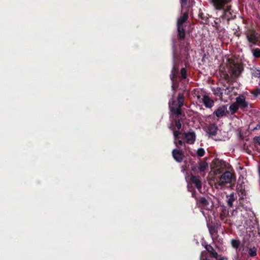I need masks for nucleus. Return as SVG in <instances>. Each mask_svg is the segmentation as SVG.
<instances>
[{
  "mask_svg": "<svg viewBox=\"0 0 260 260\" xmlns=\"http://www.w3.org/2000/svg\"><path fill=\"white\" fill-rule=\"evenodd\" d=\"M184 96L182 93H180L177 98V103L175 101H173L172 104H169L170 109L171 112L176 115H180L181 107L183 105Z\"/></svg>",
  "mask_w": 260,
  "mask_h": 260,
  "instance_id": "1",
  "label": "nucleus"
},
{
  "mask_svg": "<svg viewBox=\"0 0 260 260\" xmlns=\"http://www.w3.org/2000/svg\"><path fill=\"white\" fill-rule=\"evenodd\" d=\"M232 180V174L229 171L224 172L219 178L217 182L216 185L219 186H222L225 184L230 183Z\"/></svg>",
  "mask_w": 260,
  "mask_h": 260,
  "instance_id": "2",
  "label": "nucleus"
},
{
  "mask_svg": "<svg viewBox=\"0 0 260 260\" xmlns=\"http://www.w3.org/2000/svg\"><path fill=\"white\" fill-rule=\"evenodd\" d=\"M246 38L248 41L249 45L252 47L255 45L258 40L257 35L254 30H249L246 32Z\"/></svg>",
  "mask_w": 260,
  "mask_h": 260,
  "instance_id": "3",
  "label": "nucleus"
},
{
  "mask_svg": "<svg viewBox=\"0 0 260 260\" xmlns=\"http://www.w3.org/2000/svg\"><path fill=\"white\" fill-rule=\"evenodd\" d=\"M229 71L227 75L233 78L238 77L243 70L242 66H226Z\"/></svg>",
  "mask_w": 260,
  "mask_h": 260,
  "instance_id": "4",
  "label": "nucleus"
},
{
  "mask_svg": "<svg viewBox=\"0 0 260 260\" xmlns=\"http://www.w3.org/2000/svg\"><path fill=\"white\" fill-rule=\"evenodd\" d=\"M197 203L199 207L202 209L209 210L212 207V205L204 198L199 199L197 201Z\"/></svg>",
  "mask_w": 260,
  "mask_h": 260,
  "instance_id": "5",
  "label": "nucleus"
},
{
  "mask_svg": "<svg viewBox=\"0 0 260 260\" xmlns=\"http://www.w3.org/2000/svg\"><path fill=\"white\" fill-rule=\"evenodd\" d=\"M236 102L239 108L244 109L248 106V103L246 102L245 98L243 95H240L236 98Z\"/></svg>",
  "mask_w": 260,
  "mask_h": 260,
  "instance_id": "6",
  "label": "nucleus"
},
{
  "mask_svg": "<svg viewBox=\"0 0 260 260\" xmlns=\"http://www.w3.org/2000/svg\"><path fill=\"white\" fill-rule=\"evenodd\" d=\"M185 138L186 141L188 144H193L196 140V135L193 132H190L185 133Z\"/></svg>",
  "mask_w": 260,
  "mask_h": 260,
  "instance_id": "7",
  "label": "nucleus"
},
{
  "mask_svg": "<svg viewBox=\"0 0 260 260\" xmlns=\"http://www.w3.org/2000/svg\"><path fill=\"white\" fill-rule=\"evenodd\" d=\"M172 155L174 158L177 162H181L183 160V154L182 152L178 149H174L172 151Z\"/></svg>",
  "mask_w": 260,
  "mask_h": 260,
  "instance_id": "8",
  "label": "nucleus"
},
{
  "mask_svg": "<svg viewBox=\"0 0 260 260\" xmlns=\"http://www.w3.org/2000/svg\"><path fill=\"white\" fill-rule=\"evenodd\" d=\"M227 112L226 107L225 106H222L217 109L215 112V114L217 117H220L226 115Z\"/></svg>",
  "mask_w": 260,
  "mask_h": 260,
  "instance_id": "9",
  "label": "nucleus"
},
{
  "mask_svg": "<svg viewBox=\"0 0 260 260\" xmlns=\"http://www.w3.org/2000/svg\"><path fill=\"white\" fill-rule=\"evenodd\" d=\"M179 133L178 131L173 130L174 143L177 147H179L180 146H182L184 143L182 140H179Z\"/></svg>",
  "mask_w": 260,
  "mask_h": 260,
  "instance_id": "10",
  "label": "nucleus"
},
{
  "mask_svg": "<svg viewBox=\"0 0 260 260\" xmlns=\"http://www.w3.org/2000/svg\"><path fill=\"white\" fill-rule=\"evenodd\" d=\"M214 6L216 9L221 10L226 4V0H213Z\"/></svg>",
  "mask_w": 260,
  "mask_h": 260,
  "instance_id": "11",
  "label": "nucleus"
},
{
  "mask_svg": "<svg viewBox=\"0 0 260 260\" xmlns=\"http://www.w3.org/2000/svg\"><path fill=\"white\" fill-rule=\"evenodd\" d=\"M191 181L196 185L197 189L200 191L202 187V184L199 177L192 176L191 177Z\"/></svg>",
  "mask_w": 260,
  "mask_h": 260,
  "instance_id": "12",
  "label": "nucleus"
},
{
  "mask_svg": "<svg viewBox=\"0 0 260 260\" xmlns=\"http://www.w3.org/2000/svg\"><path fill=\"white\" fill-rule=\"evenodd\" d=\"M207 132L210 136H214L217 133V127L214 124H210L208 128Z\"/></svg>",
  "mask_w": 260,
  "mask_h": 260,
  "instance_id": "13",
  "label": "nucleus"
},
{
  "mask_svg": "<svg viewBox=\"0 0 260 260\" xmlns=\"http://www.w3.org/2000/svg\"><path fill=\"white\" fill-rule=\"evenodd\" d=\"M203 103L207 108H211L213 106V101L207 96H204L202 99Z\"/></svg>",
  "mask_w": 260,
  "mask_h": 260,
  "instance_id": "14",
  "label": "nucleus"
},
{
  "mask_svg": "<svg viewBox=\"0 0 260 260\" xmlns=\"http://www.w3.org/2000/svg\"><path fill=\"white\" fill-rule=\"evenodd\" d=\"M178 69H176L175 66H173L172 71H171V74L170 75L171 79L172 81V88L173 90H175V85H174V79L176 77V74L178 73Z\"/></svg>",
  "mask_w": 260,
  "mask_h": 260,
  "instance_id": "15",
  "label": "nucleus"
},
{
  "mask_svg": "<svg viewBox=\"0 0 260 260\" xmlns=\"http://www.w3.org/2000/svg\"><path fill=\"white\" fill-rule=\"evenodd\" d=\"M198 169L200 172H205L208 169V164L205 161H200L199 164Z\"/></svg>",
  "mask_w": 260,
  "mask_h": 260,
  "instance_id": "16",
  "label": "nucleus"
},
{
  "mask_svg": "<svg viewBox=\"0 0 260 260\" xmlns=\"http://www.w3.org/2000/svg\"><path fill=\"white\" fill-rule=\"evenodd\" d=\"M188 18V14L187 13H184L182 17L178 19L177 21V26H182V24L185 22Z\"/></svg>",
  "mask_w": 260,
  "mask_h": 260,
  "instance_id": "17",
  "label": "nucleus"
},
{
  "mask_svg": "<svg viewBox=\"0 0 260 260\" xmlns=\"http://www.w3.org/2000/svg\"><path fill=\"white\" fill-rule=\"evenodd\" d=\"M206 250L210 252L213 257H215L216 259H217L218 254L214 248L210 245H207L206 246Z\"/></svg>",
  "mask_w": 260,
  "mask_h": 260,
  "instance_id": "18",
  "label": "nucleus"
},
{
  "mask_svg": "<svg viewBox=\"0 0 260 260\" xmlns=\"http://www.w3.org/2000/svg\"><path fill=\"white\" fill-rule=\"evenodd\" d=\"M251 73L252 75L256 77L260 78V69L259 68H257L255 67L251 68Z\"/></svg>",
  "mask_w": 260,
  "mask_h": 260,
  "instance_id": "19",
  "label": "nucleus"
},
{
  "mask_svg": "<svg viewBox=\"0 0 260 260\" xmlns=\"http://www.w3.org/2000/svg\"><path fill=\"white\" fill-rule=\"evenodd\" d=\"M178 37L180 39H184L185 36L184 30L182 26H177Z\"/></svg>",
  "mask_w": 260,
  "mask_h": 260,
  "instance_id": "20",
  "label": "nucleus"
},
{
  "mask_svg": "<svg viewBox=\"0 0 260 260\" xmlns=\"http://www.w3.org/2000/svg\"><path fill=\"white\" fill-rule=\"evenodd\" d=\"M239 108V107L238 106L236 102L231 104L230 106V110L231 111V113H235L237 111Z\"/></svg>",
  "mask_w": 260,
  "mask_h": 260,
  "instance_id": "21",
  "label": "nucleus"
},
{
  "mask_svg": "<svg viewBox=\"0 0 260 260\" xmlns=\"http://www.w3.org/2000/svg\"><path fill=\"white\" fill-rule=\"evenodd\" d=\"M231 244L234 248L237 249L240 246V241L238 240H232L231 241Z\"/></svg>",
  "mask_w": 260,
  "mask_h": 260,
  "instance_id": "22",
  "label": "nucleus"
},
{
  "mask_svg": "<svg viewBox=\"0 0 260 260\" xmlns=\"http://www.w3.org/2000/svg\"><path fill=\"white\" fill-rule=\"evenodd\" d=\"M248 254L250 256H255L256 255V249L255 247L249 248Z\"/></svg>",
  "mask_w": 260,
  "mask_h": 260,
  "instance_id": "23",
  "label": "nucleus"
},
{
  "mask_svg": "<svg viewBox=\"0 0 260 260\" xmlns=\"http://www.w3.org/2000/svg\"><path fill=\"white\" fill-rule=\"evenodd\" d=\"M253 55L255 57H260V49L258 48L252 50Z\"/></svg>",
  "mask_w": 260,
  "mask_h": 260,
  "instance_id": "24",
  "label": "nucleus"
},
{
  "mask_svg": "<svg viewBox=\"0 0 260 260\" xmlns=\"http://www.w3.org/2000/svg\"><path fill=\"white\" fill-rule=\"evenodd\" d=\"M251 93L256 98L260 99V89H257L255 91H252Z\"/></svg>",
  "mask_w": 260,
  "mask_h": 260,
  "instance_id": "25",
  "label": "nucleus"
},
{
  "mask_svg": "<svg viewBox=\"0 0 260 260\" xmlns=\"http://www.w3.org/2000/svg\"><path fill=\"white\" fill-rule=\"evenodd\" d=\"M207 252L205 251L202 252L200 256V259L201 260H208L207 257Z\"/></svg>",
  "mask_w": 260,
  "mask_h": 260,
  "instance_id": "26",
  "label": "nucleus"
},
{
  "mask_svg": "<svg viewBox=\"0 0 260 260\" xmlns=\"http://www.w3.org/2000/svg\"><path fill=\"white\" fill-rule=\"evenodd\" d=\"M197 154L199 156H203L205 154V151L203 148H200L197 150Z\"/></svg>",
  "mask_w": 260,
  "mask_h": 260,
  "instance_id": "27",
  "label": "nucleus"
},
{
  "mask_svg": "<svg viewBox=\"0 0 260 260\" xmlns=\"http://www.w3.org/2000/svg\"><path fill=\"white\" fill-rule=\"evenodd\" d=\"M181 76L183 79H185L186 78V71L185 68H182L181 70Z\"/></svg>",
  "mask_w": 260,
  "mask_h": 260,
  "instance_id": "28",
  "label": "nucleus"
},
{
  "mask_svg": "<svg viewBox=\"0 0 260 260\" xmlns=\"http://www.w3.org/2000/svg\"><path fill=\"white\" fill-rule=\"evenodd\" d=\"M221 168H222V167H221L220 168H216L215 169V170L214 171V173L216 175L221 173L222 172Z\"/></svg>",
  "mask_w": 260,
  "mask_h": 260,
  "instance_id": "29",
  "label": "nucleus"
},
{
  "mask_svg": "<svg viewBox=\"0 0 260 260\" xmlns=\"http://www.w3.org/2000/svg\"><path fill=\"white\" fill-rule=\"evenodd\" d=\"M176 126L178 130H179L181 127V123L180 121H178L176 122Z\"/></svg>",
  "mask_w": 260,
  "mask_h": 260,
  "instance_id": "30",
  "label": "nucleus"
},
{
  "mask_svg": "<svg viewBox=\"0 0 260 260\" xmlns=\"http://www.w3.org/2000/svg\"><path fill=\"white\" fill-rule=\"evenodd\" d=\"M233 200L232 199V198H230L228 199L227 202H228V205L230 206V207H232V205H233Z\"/></svg>",
  "mask_w": 260,
  "mask_h": 260,
  "instance_id": "31",
  "label": "nucleus"
},
{
  "mask_svg": "<svg viewBox=\"0 0 260 260\" xmlns=\"http://www.w3.org/2000/svg\"><path fill=\"white\" fill-rule=\"evenodd\" d=\"M256 140L257 143L260 146V137H258L256 138Z\"/></svg>",
  "mask_w": 260,
  "mask_h": 260,
  "instance_id": "32",
  "label": "nucleus"
},
{
  "mask_svg": "<svg viewBox=\"0 0 260 260\" xmlns=\"http://www.w3.org/2000/svg\"><path fill=\"white\" fill-rule=\"evenodd\" d=\"M217 260H227L226 258H224V257H222V258H220L219 259H217Z\"/></svg>",
  "mask_w": 260,
  "mask_h": 260,
  "instance_id": "33",
  "label": "nucleus"
},
{
  "mask_svg": "<svg viewBox=\"0 0 260 260\" xmlns=\"http://www.w3.org/2000/svg\"><path fill=\"white\" fill-rule=\"evenodd\" d=\"M182 3L186 4V0H181Z\"/></svg>",
  "mask_w": 260,
  "mask_h": 260,
  "instance_id": "34",
  "label": "nucleus"
},
{
  "mask_svg": "<svg viewBox=\"0 0 260 260\" xmlns=\"http://www.w3.org/2000/svg\"><path fill=\"white\" fill-rule=\"evenodd\" d=\"M218 162L222 166V164L224 163V162L222 161H218Z\"/></svg>",
  "mask_w": 260,
  "mask_h": 260,
  "instance_id": "35",
  "label": "nucleus"
}]
</instances>
